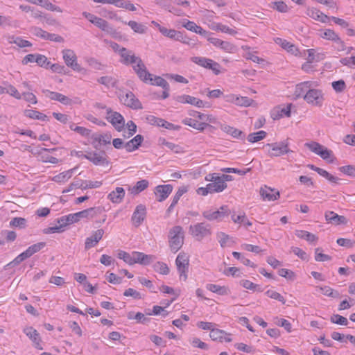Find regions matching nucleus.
I'll use <instances>...</instances> for the list:
<instances>
[{
  "instance_id": "obj_58",
  "label": "nucleus",
  "mask_w": 355,
  "mask_h": 355,
  "mask_svg": "<svg viewBox=\"0 0 355 355\" xmlns=\"http://www.w3.org/2000/svg\"><path fill=\"white\" fill-rule=\"evenodd\" d=\"M232 255L234 258H236L238 260H240L242 263H243L245 266H249L251 267H254V265L253 263L250 261L248 259L245 258L244 256H243L241 253L238 252H233Z\"/></svg>"
},
{
  "instance_id": "obj_30",
  "label": "nucleus",
  "mask_w": 355,
  "mask_h": 355,
  "mask_svg": "<svg viewBox=\"0 0 355 355\" xmlns=\"http://www.w3.org/2000/svg\"><path fill=\"white\" fill-rule=\"evenodd\" d=\"M24 332L31 340H32L34 343V346L36 348L40 349H42L40 345V337L36 329L32 327H27L24 329Z\"/></svg>"
},
{
  "instance_id": "obj_7",
  "label": "nucleus",
  "mask_w": 355,
  "mask_h": 355,
  "mask_svg": "<svg viewBox=\"0 0 355 355\" xmlns=\"http://www.w3.org/2000/svg\"><path fill=\"white\" fill-rule=\"evenodd\" d=\"M175 265L180 274V279L186 281L189 265V256L184 252H180L175 259Z\"/></svg>"
},
{
  "instance_id": "obj_56",
  "label": "nucleus",
  "mask_w": 355,
  "mask_h": 355,
  "mask_svg": "<svg viewBox=\"0 0 355 355\" xmlns=\"http://www.w3.org/2000/svg\"><path fill=\"white\" fill-rule=\"evenodd\" d=\"M188 191V187L182 186L180 187L177 192L175 193L172 201L173 202V205H177L180 198L182 196L183 194Z\"/></svg>"
},
{
  "instance_id": "obj_46",
  "label": "nucleus",
  "mask_w": 355,
  "mask_h": 355,
  "mask_svg": "<svg viewBox=\"0 0 355 355\" xmlns=\"http://www.w3.org/2000/svg\"><path fill=\"white\" fill-rule=\"evenodd\" d=\"M73 171L74 168L60 173L58 175H55L53 178V180L56 182H64L72 176Z\"/></svg>"
},
{
  "instance_id": "obj_33",
  "label": "nucleus",
  "mask_w": 355,
  "mask_h": 355,
  "mask_svg": "<svg viewBox=\"0 0 355 355\" xmlns=\"http://www.w3.org/2000/svg\"><path fill=\"white\" fill-rule=\"evenodd\" d=\"M143 140V137L140 135H137L133 139L125 144L124 148L127 152H132L139 148Z\"/></svg>"
},
{
  "instance_id": "obj_35",
  "label": "nucleus",
  "mask_w": 355,
  "mask_h": 355,
  "mask_svg": "<svg viewBox=\"0 0 355 355\" xmlns=\"http://www.w3.org/2000/svg\"><path fill=\"white\" fill-rule=\"evenodd\" d=\"M182 123L200 131H203L208 126L207 123H199L196 119L191 118H185L182 120Z\"/></svg>"
},
{
  "instance_id": "obj_60",
  "label": "nucleus",
  "mask_w": 355,
  "mask_h": 355,
  "mask_svg": "<svg viewBox=\"0 0 355 355\" xmlns=\"http://www.w3.org/2000/svg\"><path fill=\"white\" fill-rule=\"evenodd\" d=\"M331 322L335 324H338L340 325H347L348 324V320L346 318L340 315H334L331 318Z\"/></svg>"
},
{
  "instance_id": "obj_41",
  "label": "nucleus",
  "mask_w": 355,
  "mask_h": 355,
  "mask_svg": "<svg viewBox=\"0 0 355 355\" xmlns=\"http://www.w3.org/2000/svg\"><path fill=\"white\" fill-rule=\"evenodd\" d=\"M206 288L211 292L217 293L220 295H228L230 293L228 288L217 284H209L206 286Z\"/></svg>"
},
{
  "instance_id": "obj_18",
  "label": "nucleus",
  "mask_w": 355,
  "mask_h": 355,
  "mask_svg": "<svg viewBox=\"0 0 355 355\" xmlns=\"http://www.w3.org/2000/svg\"><path fill=\"white\" fill-rule=\"evenodd\" d=\"M146 215V207L143 205H137L131 218L133 225L139 227L145 219Z\"/></svg>"
},
{
  "instance_id": "obj_23",
  "label": "nucleus",
  "mask_w": 355,
  "mask_h": 355,
  "mask_svg": "<svg viewBox=\"0 0 355 355\" xmlns=\"http://www.w3.org/2000/svg\"><path fill=\"white\" fill-rule=\"evenodd\" d=\"M110 14L112 15L110 16V18L115 19L116 20L121 21V18L118 17L116 14L112 13V12H110ZM122 22L125 24H128L132 28V30L136 33L144 34L146 33V31L147 30V28L146 26H144L142 24L138 23L135 21H129L128 23L122 21Z\"/></svg>"
},
{
  "instance_id": "obj_13",
  "label": "nucleus",
  "mask_w": 355,
  "mask_h": 355,
  "mask_svg": "<svg viewBox=\"0 0 355 355\" xmlns=\"http://www.w3.org/2000/svg\"><path fill=\"white\" fill-rule=\"evenodd\" d=\"M62 57L65 64L73 70L80 71L81 68L77 62V57L73 51L65 49L62 51Z\"/></svg>"
},
{
  "instance_id": "obj_55",
  "label": "nucleus",
  "mask_w": 355,
  "mask_h": 355,
  "mask_svg": "<svg viewBox=\"0 0 355 355\" xmlns=\"http://www.w3.org/2000/svg\"><path fill=\"white\" fill-rule=\"evenodd\" d=\"M36 63L40 67L45 69H49V67L51 64V62L48 61L47 58L45 55L41 54H37Z\"/></svg>"
},
{
  "instance_id": "obj_9",
  "label": "nucleus",
  "mask_w": 355,
  "mask_h": 355,
  "mask_svg": "<svg viewBox=\"0 0 355 355\" xmlns=\"http://www.w3.org/2000/svg\"><path fill=\"white\" fill-rule=\"evenodd\" d=\"M83 15L103 31L107 33L112 32V28L106 20L87 12H83Z\"/></svg>"
},
{
  "instance_id": "obj_43",
  "label": "nucleus",
  "mask_w": 355,
  "mask_h": 355,
  "mask_svg": "<svg viewBox=\"0 0 355 355\" xmlns=\"http://www.w3.org/2000/svg\"><path fill=\"white\" fill-rule=\"evenodd\" d=\"M98 83L104 85L107 87H116L118 80L112 76H102L97 80Z\"/></svg>"
},
{
  "instance_id": "obj_10",
  "label": "nucleus",
  "mask_w": 355,
  "mask_h": 355,
  "mask_svg": "<svg viewBox=\"0 0 355 355\" xmlns=\"http://www.w3.org/2000/svg\"><path fill=\"white\" fill-rule=\"evenodd\" d=\"M119 98L121 102L127 107L134 110L142 108L141 103L132 92H126L125 93L121 94Z\"/></svg>"
},
{
  "instance_id": "obj_24",
  "label": "nucleus",
  "mask_w": 355,
  "mask_h": 355,
  "mask_svg": "<svg viewBox=\"0 0 355 355\" xmlns=\"http://www.w3.org/2000/svg\"><path fill=\"white\" fill-rule=\"evenodd\" d=\"M292 104H288L286 106H279L275 108L272 113L271 116L274 120L279 119L280 118L291 116V110Z\"/></svg>"
},
{
  "instance_id": "obj_63",
  "label": "nucleus",
  "mask_w": 355,
  "mask_h": 355,
  "mask_svg": "<svg viewBox=\"0 0 355 355\" xmlns=\"http://www.w3.org/2000/svg\"><path fill=\"white\" fill-rule=\"evenodd\" d=\"M118 257L121 259H123L125 263L129 265H132V252L129 254L124 251H120L118 253Z\"/></svg>"
},
{
  "instance_id": "obj_27",
  "label": "nucleus",
  "mask_w": 355,
  "mask_h": 355,
  "mask_svg": "<svg viewBox=\"0 0 355 355\" xmlns=\"http://www.w3.org/2000/svg\"><path fill=\"white\" fill-rule=\"evenodd\" d=\"M145 78L146 79H143V78H139V79L144 83H149L153 85H157V86L162 87L164 89H169V85L167 83V81L160 76H154V78H153V75L149 73V76H146V77Z\"/></svg>"
},
{
  "instance_id": "obj_14",
  "label": "nucleus",
  "mask_w": 355,
  "mask_h": 355,
  "mask_svg": "<svg viewBox=\"0 0 355 355\" xmlns=\"http://www.w3.org/2000/svg\"><path fill=\"white\" fill-rule=\"evenodd\" d=\"M192 61L201 67L211 69L216 74L220 73L219 64L211 59L203 57H193L192 58Z\"/></svg>"
},
{
  "instance_id": "obj_4",
  "label": "nucleus",
  "mask_w": 355,
  "mask_h": 355,
  "mask_svg": "<svg viewBox=\"0 0 355 355\" xmlns=\"http://www.w3.org/2000/svg\"><path fill=\"white\" fill-rule=\"evenodd\" d=\"M318 86L317 83L315 85H311L306 95L304 96V101L310 105L317 107H321L324 101V94L323 92L315 88Z\"/></svg>"
},
{
  "instance_id": "obj_61",
  "label": "nucleus",
  "mask_w": 355,
  "mask_h": 355,
  "mask_svg": "<svg viewBox=\"0 0 355 355\" xmlns=\"http://www.w3.org/2000/svg\"><path fill=\"white\" fill-rule=\"evenodd\" d=\"M118 8H125L130 11H135L137 10L135 5L128 0H119Z\"/></svg>"
},
{
  "instance_id": "obj_19",
  "label": "nucleus",
  "mask_w": 355,
  "mask_h": 355,
  "mask_svg": "<svg viewBox=\"0 0 355 355\" xmlns=\"http://www.w3.org/2000/svg\"><path fill=\"white\" fill-rule=\"evenodd\" d=\"M104 230L98 229L92 232V235L85 239V248L89 250L94 247L103 238Z\"/></svg>"
},
{
  "instance_id": "obj_5",
  "label": "nucleus",
  "mask_w": 355,
  "mask_h": 355,
  "mask_svg": "<svg viewBox=\"0 0 355 355\" xmlns=\"http://www.w3.org/2000/svg\"><path fill=\"white\" fill-rule=\"evenodd\" d=\"M304 146L311 152L319 155L321 158L329 162H333V152L320 144L311 141L306 142Z\"/></svg>"
},
{
  "instance_id": "obj_49",
  "label": "nucleus",
  "mask_w": 355,
  "mask_h": 355,
  "mask_svg": "<svg viewBox=\"0 0 355 355\" xmlns=\"http://www.w3.org/2000/svg\"><path fill=\"white\" fill-rule=\"evenodd\" d=\"M270 7L280 12H286L288 11L287 5L282 1L272 2L270 5Z\"/></svg>"
},
{
  "instance_id": "obj_47",
  "label": "nucleus",
  "mask_w": 355,
  "mask_h": 355,
  "mask_svg": "<svg viewBox=\"0 0 355 355\" xmlns=\"http://www.w3.org/2000/svg\"><path fill=\"white\" fill-rule=\"evenodd\" d=\"M295 235L298 238L306 240L309 242H313L317 240L315 235L304 230H296Z\"/></svg>"
},
{
  "instance_id": "obj_25",
  "label": "nucleus",
  "mask_w": 355,
  "mask_h": 355,
  "mask_svg": "<svg viewBox=\"0 0 355 355\" xmlns=\"http://www.w3.org/2000/svg\"><path fill=\"white\" fill-rule=\"evenodd\" d=\"M177 101L181 103H189L198 107H205V103L202 100L189 95L178 96ZM206 107H209V105H206Z\"/></svg>"
},
{
  "instance_id": "obj_16",
  "label": "nucleus",
  "mask_w": 355,
  "mask_h": 355,
  "mask_svg": "<svg viewBox=\"0 0 355 355\" xmlns=\"http://www.w3.org/2000/svg\"><path fill=\"white\" fill-rule=\"evenodd\" d=\"M160 33L170 39L181 42L184 44H189L188 39L184 37L180 31H178L175 29H168L164 27L163 28H160Z\"/></svg>"
},
{
  "instance_id": "obj_6",
  "label": "nucleus",
  "mask_w": 355,
  "mask_h": 355,
  "mask_svg": "<svg viewBox=\"0 0 355 355\" xmlns=\"http://www.w3.org/2000/svg\"><path fill=\"white\" fill-rule=\"evenodd\" d=\"M230 210L227 205L221 206L217 210H205L202 212V216L209 221L217 220L220 221L225 217L229 216Z\"/></svg>"
},
{
  "instance_id": "obj_12",
  "label": "nucleus",
  "mask_w": 355,
  "mask_h": 355,
  "mask_svg": "<svg viewBox=\"0 0 355 355\" xmlns=\"http://www.w3.org/2000/svg\"><path fill=\"white\" fill-rule=\"evenodd\" d=\"M106 119L118 131H120L125 125L123 116L117 112L112 111L111 108H107Z\"/></svg>"
},
{
  "instance_id": "obj_64",
  "label": "nucleus",
  "mask_w": 355,
  "mask_h": 355,
  "mask_svg": "<svg viewBox=\"0 0 355 355\" xmlns=\"http://www.w3.org/2000/svg\"><path fill=\"white\" fill-rule=\"evenodd\" d=\"M340 171L347 175L355 177V166L352 165L343 166L339 168Z\"/></svg>"
},
{
  "instance_id": "obj_22",
  "label": "nucleus",
  "mask_w": 355,
  "mask_h": 355,
  "mask_svg": "<svg viewBox=\"0 0 355 355\" xmlns=\"http://www.w3.org/2000/svg\"><path fill=\"white\" fill-rule=\"evenodd\" d=\"M324 218L327 223L334 225L347 224V220L343 216H340L333 211H327L324 214Z\"/></svg>"
},
{
  "instance_id": "obj_2",
  "label": "nucleus",
  "mask_w": 355,
  "mask_h": 355,
  "mask_svg": "<svg viewBox=\"0 0 355 355\" xmlns=\"http://www.w3.org/2000/svg\"><path fill=\"white\" fill-rule=\"evenodd\" d=\"M189 232L198 241H201L212 234L211 226L206 222L196 223L191 225Z\"/></svg>"
},
{
  "instance_id": "obj_50",
  "label": "nucleus",
  "mask_w": 355,
  "mask_h": 355,
  "mask_svg": "<svg viewBox=\"0 0 355 355\" xmlns=\"http://www.w3.org/2000/svg\"><path fill=\"white\" fill-rule=\"evenodd\" d=\"M232 219L235 223H243L247 227L252 225V223L246 218L245 214L237 216L232 215Z\"/></svg>"
},
{
  "instance_id": "obj_36",
  "label": "nucleus",
  "mask_w": 355,
  "mask_h": 355,
  "mask_svg": "<svg viewBox=\"0 0 355 355\" xmlns=\"http://www.w3.org/2000/svg\"><path fill=\"white\" fill-rule=\"evenodd\" d=\"M308 15L315 20H318L322 23H326L330 19L327 15L322 13L316 8H311L308 10Z\"/></svg>"
},
{
  "instance_id": "obj_40",
  "label": "nucleus",
  "mask_w": 355,
  "mask_h": 355,
  "mask_svg": "<svg viewBox=\"0 0 355 355\" xmlns=\"http://www.w3.org/2000/svg\"><path fill=\"white\" fill-rule=\"evenodd\" d=\"M8 41L9 44H15L19 48L32 46V44L29 41L24 40L20 37L9 36Z\"/></svg>"
},
{
  "instance_id": "obj_20",
  "label": "nucleus",
  "mask_w": 355,
  "mask_h": 355,
  "mask_svg": "<svg viewBox=\"0 0 355 355\" xmlns=\"http://www.w3.org/2000/svg\"><path fill=\"white\" fill-rule=\"evenodd\" d=\"M312 85H315V82L304 81L296 85L293 93L294 98L295 99L303 98L304 100V96Z\"/></svg>"
},
{
  "instance_id": "obj_45",
  "label": "nucleus",
  "mask_w": 355,
  "mask_h": 355,
  "mask_svg": "<svg viewBox=\"0 0 355 355\" xmlns=\"http://www.w3.org/2000/svg\"><path fill=\"white\" fill-rule=\"evenodd\" d=\"M24 114L26 116L33 119H38L43 121L47 120V116L45 114L36 110H26Z\"/></svg>"
},
{
  "instance_id": "obj_51",
  "label": "nucleus",
  "mask_w": 355,
  "mask_h": 355,
  "mask_svg": "<svg viewBox=\"0 0 355 355\" xmlns=\"http://www.w3.org/2000/svg\"><path fill=\"white\" fill-rule=\"evenodd\" d=\"M41 6L48 10L53 11V12H62V11H63L60 7L53 5L48 0H43V2L42 3Z\"/></svg>"
},
{
  "instance_id": "obj_28",
  "label": "nucleus",
  "mask_w": 355,
  "mask_h": 355,
  "mask_svg": "<svg viewBox=\"0 0 355 355\" xmlns=\"http://www.w3.org/2000/svg\"><path fill=\"white\" fill-rule=\"evenodd\" d=\"M92 144L94 148H98V145H106L111 142L112 135L110 134H94L92 136Z\"/></svg>"
},
{
  "instance_id": "obj_54",
  "label": "nucleus",
  "mask_w": 355,
  "mask_h": 355,
  "mask_svg": "<svg viewBox=\"0 0 355 355\" xmlns=\"http://www.w3.org/2000/svg\"><path fill=\"white\" fill-rule=\"evenodd\" d=\"M5 93L10 94L17 99H21L22 96L19 94L17 89L12 85H8L7 87H4Z\"/></svg>"
},
{
  "instance_id": "obj_31",
  "label": "nucleus",
  "mask_w": 355,
  "mask_h": 355,
  "mask_svg": "<svg viewBox=\"0 0 355 355\" xmlns=\"http://www.w3.org/2000/svg\"><path fill=\"white\" fill-rule=\"evenodd\" d=\"M209 336L213 340H225V342H230L232 340L230 338V335H228L225 331L215 327H214L212 331L210 332Z\"/></svg>"
},
{
  "instance_id": "obj_26",
  "label": "nucleus",
  "mask_w": 355,
  "mask_h": 355,
  "mask_svg": "<svg viewBox=\"0 0 355 355\" xmlns=\"http://www.w3.org/2000/svg\"><path fill=\"white\" fill-rule=\"evenodd\" d=\"M173 191V187L171 184L159 185L155 187V193L157 196V200L159 202L166 200Z\"/></svg>"
},
{
  "instance_id": "obj_52",
  "label": "nucleus",
  "mask_w": 355,
  "mask_h": 355,
  "mask_svg": "<svg viewBox=\"0 0 355 355\" xmlns=\"http://www.w3.org/2000/svg\"><path fill=\"white\" fill-rule=\"evenodd\" d=\"M331 86L337 93L343 92L346 89V84L343 80H339L331 83Z\"/></svg>"
},
{
  "instance_id": "obj_59",
  "label": "nucleus",
  "mask_w": 355,
  "mask_h": 355,
  "mask_svg": "<svg viewBox=\"0 0 355 355\" xmlns=\"http://www.w3.org/2000/svg\"><path fill=\"white\" fill-rule=\"evenodd\" d=\"M26 223V220L25 218L21 217H15L10 220V225L16 227H24Z\"/></svg>"
},
{
  "instance_id": "obj_34",
  "label": "nucleus",
  "mask_w": 355,
  "mask_h": 355,
  "mask_svg": "<svg viewBox=\"0 0 355 355\" xmlns=\"http://www.w3.org/2000/svg\"><path fill=\"white\" fill-rule=\"evenodd\" d=\"M189 114L191 116L196 117L199 119L202 122L205 123H216V118L214 116L211 114H207L204 113H200L199 112L191 110L189 112Z\"/></svg>"
},
{
  "instance_id": "obj_37",
  "label": "nucleus",
  "mask_w": 355,
  "mask_h": 355,
  "mask_svg": "<svg viewBox=\"0 0 355 355\" xmlns=\"http://www.w3.org/2000/svg\"><path fill=\"white\" fill-rule=\"evenodd\" d=\"M260 193L263 200H267L269 201L275 200L277 198V197L279 196V193L278 191L275 192L273 189H271L270 188L267 187L261 188Z\"/></svg>"
},
{
  "instance_id": "obj_53",
  "label": "nucleus",
  "mask_w": 355,
  "mask_h": 355,
  "mask_svg": "<svg viewBox=\"0 0 355 355\" xmlns=\"http://www.w3.org/2000/svg\"><path fill=\"white\" fill-rule=\"evenodd\" d=\"M266 295L272 299L277 300L281 302L282 304L286 303L284 297L279 293L273 290H268L266 292Z\"/></svg>"
},
{
  "instance_id": "obj_38",
  "label": "nucleus",
  "mask_w": 355,
  "mask_h": 355,
  "mask_svg": "<svg viewBox=\"0 0 355 355\" xmlns=\"http://www.w3.org/2000/svg\"><path fill=\"white\" fill-rule=\"evenodd\" d=\"M227 187V184L223 182L222 180L207 184V189H210L211 193L222 192Z\"/></svg>"
},
{
  "instance_id": "obj_57",
  "label": "nucleus",
  "mask_w": 355,
  "mask_h": 355,
  "mask_svg": "<svg viewBox=\"0 0 355 355\" xmlns=\"http://www.w3.org/2000/svg\"><path fill=\"white\" fill-rule=\"evenodd\" d=\"M217 239L222 248L227 245L228 241L230 240V237L229 235L226 234L224 232H218L216 235Z\"/></svg>"
},
{
  "instance_id": "obj_39",
  "label": "nucleus",
  "mask_w": 355,
  "mask_h": 355,
  "mask_svg": "<svg viewBox=\"0 0 355 355\" xmlns=\"http://www.w3.org/2000/svg\"><path fill=\"white\" fill-rule=\"evenodd\" d=\"M221 129L224 132L231 135L234 138L244 139L245 137L241 130L234 127L225 125L222 126Z\"/></svg>"
},
{
  "instance_id": "obj_48",
  "label": "nucleus",
  "mask_w": 355,
  "mask_h": 355,
  "mask_svg": "<svg viewBox=\"0 0 355 355\" xmlns=\"http://www.w3.org/2000/svg\"><path fill=\"white\" fill-rule=\"evenodd\" d=\"M266 135V132L263 130H260L257 132L250 133L248 136V140L249 142L251 143L257 142L264 139Z\"/></svg>"
},
{
  "instance_id": "obj_8",
  "label": "nucleus",
  "mask_w": 355,
  "mask_h": 355,
  "mask_svg": "<svg viewBox=\"0 0 355 355\" xmlns=\"http://www.w3.org/2000/svg\"><path fill=\"white\" fill-rule=\"evenodd\" d=\"M102 209L101 207H91L74 214H71V221L73 223L78 222L81 218H93L101 214Z\"/></svg>"
},
{
  "instance_id": "obj_44",
  "label": "nucleus",
  "mask_w": 355,
  "mask_h": 355,
  "mask_svg": "<svg viewBox=\"0 0 355 355\" xmlns=\"http://www.w3.org/2000/svg\"><path fill=\"white\" fill-rule=\"evenodd\" d=\"M316 289L320 290L326 296L331 297L333 298L340 297V293L337 291H334L329 286H317Z\"/></svg>"
},
{
  "instance_id": "obj_42",
  "label": "nucleus",
  "mask_w": 355,
  "mask_h": 355,
  "mask_svg": "<svg viewBox=\"0 0 355 355\" xmlns=\"http://www.w3.org/2000/svg\"><path fill=\"white\" fill-rule=\"evenodd\" d=\"M148 181L146 180H141L138 181L135 186L130 189L132 194L137 195L140 192L145 190L148 187Z\"/></svg>"
},
{
  "instance_id": "obj_11",
  "label": "nucleus",
  "mask_w": 355,
  "mask_h": 355,
  "mask_svg": "<svg viewBox=\"0 0 355 355\" xmlns=\"http://www.w3.org/2000/svg\"><path fill=\"white\" fill-rule=\"evenodd\" d=\"M267 146L271 149L268 153L270 157H280L291 151L288 148V143L286 141L268 144Z\"/></svg>"
},
{
  "instance_id": "obj_3",
  "label": "nucleus",
  "mask_w": 355,
  "mask_h": 355,
  "mask_svg": "<svg viewBox=\"0 0 355 355\" xmlns=\"http://www.w3.org/2000/svg\"><path fill=\"white\" fill-rule=\"evenodd\" d=\"M169 246L173 253H176L182 246L184 241V232L181 226L177 225L169 231Z\"/></svg>"
},
{
  "instance_id": "obj_62",
  "label": "nucleus",
  "mask_w": 355,
  "mask_h": 355,
  "mask_svg": "<svg viewBox=\"0 0 355 355\" xmlns=\"http://www.w3.org/2000/svg\"><path fill=\"white\" fill-rule=\"evenodd\" d=\"M220 49L225 52L230 53H235L236 51V46L227 41H223Z\"/></svg>"
},
{
  "instance_id": "obj_32",
  "label": "nucleus",
  "mask_w": 355,
  "mask_h": 355,
  "mask_svg": "<svg viewBox=\"0 0 355 355\" xmlns=\"http://www.w3.org/2000/svg\"><path fill=\"white\" fill-rule=\"evenodd\" d=\"M125 196V190L122 187H116V189L110 192L107 198L113 203H120Z\"/></svg>"
},
{
  "instance_id": "obj_1",
  "label": "nucleus",
  "mask_w": 355,
  "mask_h": 355,
  "mask_svg": "<svg viewBox=\"0 0 355 355\" xmlns=\"http://www.w3.org/2000/svg\"><path fill=\"white\" fill-rule=\"evenodd\" d=\"M120 62L125 65H131L139 78L146 79V76H149V72L142 60L132 50L123 48L120 51Z\"/></svg>"
},
{
  "instance_id": "obj_15",
  "label": "nucleus",
  "mask_w": 355,
  "mask_h": 355,
  "mask_svg": "<svg viewBox=\"0 0 355 355\" xmlns=\"http://www.w3.org/2000/svg\"><path fill=\"white\" fill-rule=\"evenodd\" d=\"M83 157L92 162L95 165L107 166L109 164V162L107 161L104 152H89L86 154H84Z\"/></svg>"
},
{
  "instance_id": "obj_21",
  "label": "nucleus",
  "mask_w": 355,
  "mask_h": 355,
  "mask_svg": "<svg viewBox=\"0 0 355 355\" xmlns=\"http://www.w3.org/2000/svg\"><path fill=\"white\" fill-rule=\"evenodd\" d=\"M45 96L51 100L57 101L64 105H69L72 103V101L69 97L55 92H52L49 89L43 90Z\"/></svg>"
},
{
  "instance_id": "obj_29",
  "label": "nucleus",
  "mask_w": 355,
  "mask_h": 355,
  "mask_svg": "<svg viewBox=\"0 0 355 355\" xmlns=\"http://www.w3.org/2000/svg\"><path fill=\"white\" fill-rule=\"evenodd\" d=\"M320 37L328 40L334 41L340 44V50L343 51L345 49L344 42L333 30H324L322 33H320Z\"/></svg>"
},
{
  "instance_id": "obj_17",
  "label": "nucleus",
  "mask_w": 355,
  "mask_h": 355,
  "mask_svg": "<svg viewBox=\"0 0 355 355\" xmlns=\"http://www.w3.org/2000/svg\"><path fill=\"white\" fill-rule=\"evenodd\" d=\"M155 260V257L150 254H145L140 252H132V264L140 263L142 265H149Z\"/></svg>"
}]
</instances>
